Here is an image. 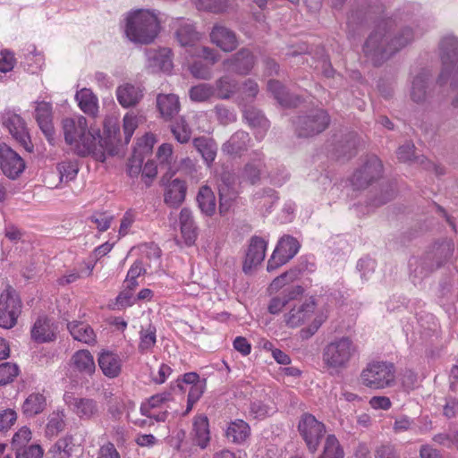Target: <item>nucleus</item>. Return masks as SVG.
Segmentation results:
<instances>
[{
    "label": "nucleus",
    "mask_w": 458,
    "mask_h": 458,
    "mask_svg": "<svg viewBox=\"0 0 458 458\" xmlns=\"http://www.w3.org/2000/svg\"><path fill=\"white\" fill-rule=\"evenodd\" d=\"M62 129L65 143L77 155L81 157L91 155L96 160L105 162L106 154L101 144V135L98 131L89 128L84 116L64 118Z\"/></svg>",
    "instance_id": "nucleus-1"
},
{
    "label": "nucleus",
    "mask_w": 458,
    "mask_h": 458,
    "mask_svg": "<svg viewBox=\"0 0 458 458\" xmlns=\"http://www.w3.org/2000/svg\"><path fill=\"white\" fill-rule=\"evenodd\" d=\"M414 37V32L409 27L403 28L394 37L379 28L369 35L363 46V52L369 61L378 66L410 44Z\"/></svg>",
    "instance_id": "nucleus-2"
},
{
    "label": "nucleus",
    "mask_w": 458,
    "mask_h": 458,
    "mask_svg": "<svg viewBox=\"0 0 458 458\" xmlns=\"http://www.w3.org/2000/svg\"><path fill=\"white\" fill-rule=\"evenodd\" d=\"M160 32V21L156 13L140 9L128 13L125 23L126 37L134 43H152Z\"/></svg>",
    "instance_id": "nucleus-3"
},
{
    "label": "nucleus",
    "mask_w": 458,
    "mask_h": 458,
    "mask_svg": "<svg viewBox=\"0 0 458 458\" xmlns=\"http://www.w3.org/2000/svg\"><path fill=\"white\" fill-rule=\"evenodd\" d=\"M359 356V346L350 336L335 338L323 350V361L335 370L346 369Z\"/></svg>",
    "instance_id": "nucleus-4"
},
{
    "label": "nucleus",
    "mask_w": 458,
    "mask_h": 458,
    "mask_svg": "<svg viewBox=\"0 0 458 458\" xmlns=\"http://www.w3.org/2000/svg\"><path fill=\"white\" fill-rule=\"evenodd\" d=\"M394 368L393 364L384 361L369 363L360 373L362 384L372 389H383L394 382Z\"/></svg>",
    "instance_id": "nucleus-5"
},
{
    "label": "nucleus",
    "mask_w": 458,
    "mask_h": 458,
    "mask_svg": "<svg viewBox=\"0 0 458 458\" xmlns=\"http://www.w3.org/2000/svg\"><path fill=\"white\" fill-rule=\"evenodd\" d=\"M22 303L19 294L8 286L0 294V327L11 329L17 324Z\"/></svg>",
    "instance_id": "nucleus-6"
},
{
    "label": "nucleus",
    "mask_w": 458,
    "mask_h": 458,
    "mask_svg": "<svg viewBox=\"0 0 458 458\" xmlns=\"http://www.w3.org/2000/svg\"><path fill=\"white\" fill-rule=\"evenodd\" d=\"M330 123L328 114L322 109L311 111L306 115L298 117L295 122L296 132L299 137L309 138L324 131Z\"/></svg>",
    "instance_id": "nucleus-7"
},
{
    "label": "nucleus",
    "mask_w": 458,
    "mask_h": 458,
    "mask_svg": "<svg viewBox=\"0 0 458 458\" xmlns=\"http://www.w3.org/2000/svg\"><path fill=\"white\" fill-rule=\"evenodd\" d=\"M440 56L443 68L439 81L445 82L453 72H458V39L448 36L440 42Z\"/></svg>",
    "instance_id": "nucleus-8"
},
{
    "label": "nucleus",
    "mask_w": 458,
    "mask_h": 458,
    "mask_svg": "<svg viewBox=\"0 0 458 458\" xmlns=\"http://www.w3.org/2000/svg\"><path fill=\"white\" fill-rule=\"evenodd\" d=\"M298 430L310 451H317L320 439L326 431L324 424L312 414L304 413L299 420Z\"/></svg>",
    "instance_id": "nucleus-9"
},
{
    "label": "nucleus",
    "mask_w": 458,
    "mask_h": 458,
    "mask_svg": "<svg viewBox=\"0 0 458 458\" xmlns=\"http://www.w3.org/2000/svg\"><path fill=\"white\" fill-rule=\"evenodd\" d=\"M300 242L291 235H284L267 262V271H273L287 263L299 251Z\"/></svg>",
    "instance_id": "nucleus-10"
},
{
    "label": "nucleus",
    "mask_w": 458,
    "mask_h": 458,
    "mask_svg": "<svg viewBox=\"0 0 458 458\" xmlns=\"http://www.w3.org/2000/svg\"><path fill=\"white\" fill-rule=\"evenodd\" d=\"M3 125L13 139L28 152L33 151L29 129L24 119L17 114L8 112L3 116Z\"/></svg>",
    "instance_id": "nucleus-11"
},
{
    "label": "nucleus",
    "mask_w": 458,
    "mask_h": 458,
    "mask_svg": "<svg viewBox=\"0 0 458 458\" xmlns=\"http://www.w3.org/2000/svg\"><path fill=\"white\" fill-rule=\"evenodd\" d=\"M0 168L5 176L14 180L24 171L25 162L11 147L5 143H1Z\"/></svg>",
    "instance_id": "nucleus-12"
},
{
    "label": "nucleus",
    "mask_w": 458,
    "mask_h": 458,
    "mask_svg": "<svg viewBox=\"0 0 458 458\" xmlns=\"http://www.w3.org/2000/svg\"><path fill=\"white\" fill-rule=\"evenodd\" d=\"M315 309V301L312 298L307 299L301 303L292 306L289 311L284 315V322L288 327H298L311 318Z\"/></svg>",
    "instance_id": "nucleus-13"
},
{
    "label": "nucleus",
    "mask_w": 458,
    "mask_h": 458,
    "mask_svg": "<svg viewBox=\"0 0 458 458\" xmlns=\"http://www.w3.org/2000/svg\"><path fill=\"white\" fill-rule=\"evenodd\" d=\"M382 171L383 165L379 158L371 157L360 169L353 174L352 182L357 188L367 187L370 182L381 176Z\"/></svg>",
    "instance_id": "nucleus-14"
},
{
    "label": "nucleus",
    "mask_w": 458,
    "mask_h": 458,
    "mask_svg": "<svg viewBox=\"0 0 458 458\" xmlns=\"http://www.w3.org/2000/svg\"><path fill=\"white\" fill-rule=\"evenodd\" d=\"M256 59L252 52L247 48H242L230 58L223 62L225 70L239 75L248 74L254 67Z\"/></svg>",
    "instance_id": "nucleus-15"
},
{
    "label": "nucleus",
    "mask_w": 458,
    "mask_h": 458,
    "mask_svg": "<svg viewBox=\"0 0 458 458\" xmlns=\"http://www.w3.org/2000/svg\"><path fill=\"white\" fill-rule=\"evenodd\" d=\"M35 119L48 142L54 144L55 128L51 104L46 101L36 102Z\"/></svg>",
    "instance_id": "nucleus-16"
},
{
    "label": "nucleus",
    "mask_w": 458,
    "mask_h": 458,
    "mask_svg": "<svg viewBox=\"0 0 458 458\" xmlns=\"http://www.w3.org/2000/svg\"><path fill=\"white\" fill-rule=\"evenodd\" d=\"M64 400L70 410L81 419H90L98 411V404L92 399L79 398L71 393H66L64 395Z\"/></svg>",
    "instance_id": "nucleus-17"
},
{
    "label": "nucleus",
    "mask_w": 458,
    "mask_h": 458,
    "mask_svg": "<svg viewBox=\"0 0 458 458\" xmlns=\"http://www.w3.org/2000/svg\"><path fill=\"white\" fill-rule=\"evenodd\" d=\"M147 67L152 72H170L173 68L172 51L164 47L146 51Z\"/></svg>",
    "instance_id": "nucleus-18"
},
{
    "label": "nucleus",
    "mask_w": 458,
    "mask_h": 458,
    "mask_svg": "<svg viewBox=\"0 0 458 458\" xmlns=\"http://www.w3.org/2000/svg\"><path fill=\"white\" fill-rule=\"evenodd\" d=\"M173 174H166L163 176L162 181L164 183L172 178ZM186 183L180 179H174L166 183L165 191V202L172 207L178 208L185 199L186 196Z\"/></svg>",
    "instance_id": "nucleus-19"
},
{
    "label": "nucleus",
    "mask_w": 458,
    "mask_h": 458,
    "mask_svg": "<svg viewBox=\"0 0 458 458\" xmlns=\"http://www.w3.org/2000/svg\"><path fill=\"white\" fill-rule=\"evenodd\" d=\"M267 245V242L260 237L254 236L250 239L242 267L245 273H249L264 260Z\"/></svg>",
    "instance_id": "nucleus-20"
},
{
    "label": "nucleus",
    "mask_w": 458,
    "mask_h": 458,
    "mask_svg": "<svg viewBox=\"0 0 458 458\" xmlns=\"http://www.w3.org/2000/svg\"><path fill=\"white\" fill-rule=\"evenodd\" d=\"M210 40L225 52H232L238 46L235 33L223 25H215L210 32Z\"/></svg>",
    "instance_id": "nucleus-21"
},
{
    "label": "nucleus",
    "mask_w": 458,
    "mask_h": 458,
    "mask_svg": "<svg viewBox=\"0 0 458 458\" xmlns=\"http://www.w3.org/2000/svg\"><path fill=\"white\" fill-rule=\"evenodd\" d=\"M250 137L244 131H235L222 146V151L230 157H241L249 148Z\"/></svg>",
    "instance_id": "nucleus-22"
},
{
    "label": "nucleus",
    "mask_w": 458,
    "mask_h": 458,
    "mask_svg": "<svg viewBox=\"0 0 458 458\" xmlns=\"http://www.w3.org/2000/svg\"><path fill=\"white\" fill-rule=\"evenodd\" d=\"M116 97L122 106L125 108L131 107L141 100L143 89L139 85L126 82L116 89Z\"/></svg>",
    "instance_id": "nucleus-23"
},
{
    "label": "nucleus",
    "mask_w": 458,
    "mask_h": 458,
    "mask_svg": "<svg viewBox=\"0 0 458 458\" xmlns=\"http://www.w3.org/2000/svg\"><path fill=\"white\" fill-rule=\"evenodd\" d=\"M98 362L106 377L114 378L120 375L122 370V359L117 353L110 351H103L98 355Z\"/></svg>",
    "instance_id": "nucleus-24"
},
{
    "label": "nucleus",
    "mask_w": 458,
    "mask_h": 458,
    "mask_svg": "<svg viewBox=\"0 0 458 458\" xmlns=\"http://www.w3.org/2000/svg\"><path fill=\"white\" fill-rule=\"evenodd\" d=\"M303 293V288L300 285L285 289L280 295L273 297L267 306L268 312L273 315L279 314L291 301Z\"/></svg>",
    "instance_id": "nucleus-25"
},
{
    "label": "nucleus",
    "mask_w": 458,
    "mask_h": 458,
    "mask_svg": "<svg viewBox=\"0 0 458 458\" xmlns=\"http://www.w3.org/2000/svg\"><path fill=\"white\" fill-rule=\"evenodd\" d=\"M243 116L247 123L256 131L255 137L259 140H262L269 127L267 119L261 114L259 110L254 107L246 108L243 111Z\"/></svg>",
    "instance_id": "nucleus-26"
},
{
    "label": "nucleus",
    "mask_w": 458,
    "mask_h": 458,
    "mask_svg": "<svg viewBox=\"0 0 458 458\" xmlns=\"http://www.w3.org/2000/svg\"><path fill=\"white\" fill-rule=\"evenodd\" d=\"M237 198L236 191L231 186L230 175L224 174L222 182L219 184V212L222 215L226 214L233 207Z\"/></svg>",
    "instance_id": "nucleus-27"
},
{
    "label": "nucleus",
    "mask_w": 458,
    "mask_h": 458,
    "mask_svg": "<svg viewBox=\"0 0 458 458\" xmlns=\"http://www.w3.org/2000/svg\"><path fill=\"white\" fill-rule=\"evenodd\" d=\"M67 328L74 340L83 344L93 345L97 343V337L91 327L81 321H72L67 324Z\"/></svg>",
    "instance_id": "nucleus-28"
},
{
    "label": "nucleus",
    "mask_w": 458,
    "mask_h": 458,
    "mask_svg": "<svg viewBox=\"0 0 458 458\" xmlns=\"http://www.w3.org/2000/svg\"><path fill=\"white\" fill-rule=\"evenodd\" d=\"M157 106L165 120L173 119L180 111L179 98L174 94H159L157 97Z\"/></svg>",
    "instance_id": "nucleus-29"
},
{
    "label": "nucleus",
    "mask_w": 458,
    "mask_h": 458,
    "mask_svg": "<svg viewBox=\"0 0 458 458\" xmlns=\"http://www.w3.org/2000/svg\"><path fill=\"white\" fill-rule=\"evenodd\" d=\"M409 266L411 274L416 278H424L438 268L434 262V256L427 253L420 259H412Z\"/></svg>",
    "instance_id": "nucleus-30"
},
{
    "label": "nucleus",
    "mask_w": 458,
    "mask_h": 458,
    "mask_svg": "<svg viewBox=\"0 0 458 458\" xmlns=\"http://www.w3.org/2000/svg\"><path fill=\"white\" fill-rule=\"evenodd\" d=\"M263 168L264 164L261 160L246 163L239 174V183L249 185L259 183Z\"/></svg>",
    "instance_id": "nucleus-31"
},
{
    "label": "nucleus",
    "mask_w": 458,
    "mask_h": 458,
    "mask_svg": "<svg viewBox=\"0 0 458 458\" xmlns=\"http://www.w3.org/2000/svg\"><path fill=\"white\" fill-rule=\"evenodd\" d=\"M193 440L201 449L208 446L210 440L209 423L205 415H197L193 420Z\"/></svg>",
    "instance_id": "nucleus-32"
},
{
    "label": "nucleus",
    "mask_w": 458,
    "mask_h": 458,
    "mask_svg": "<svg viewBox=\"0 0 458 458\" xmlns=\"http://www.w3.org/2000/svg\"><path fill=\"white\" fill-rule=\"evenodd\" d=\"M267 89L282 106L288 107L296 106L301 102V98L298 96L287 92L278 81H268Z\"/></svg>",
    "instance_id": "nucleus-33"
},
{
    "label": "nucleus",
    "mask_w": 458,
    "mask_h": 458,
    "mask_svg": "<svg viewBox=\"0 0 458 458\" xmlns=\"http://www.w3.org/2000/svg\"><path fill=\"white\" fill-rule=\"evenodd\" d=\"M31 337L38 343L53 341L55 338L50 321L46 318H39L31 329Z\"/></svg>",
    "instance_id": "nucleus-34"
},
{
    "label": "nucleus",
    "mask_w": 458,
    "mask_h": 458,
    "mask_svg": "<svg viewBox=\"0 0 458 458\" xmlns=\"http://www.w3.org/2000/svg\"><path fill=\"white\" fill-rule=\"evenodd\" d=\"M180 225L182 237L187 245H191L197 238L196 226L190 209L182 208L180 212Z\"/></svg>",
    "instance_id": "nucleus-35"
},
{
    "label": "nucleus",
    "mask_w": 458,
    "mask_h": 458,
    "mask_svg": "<svg viewBox=\"0 0 458 458\" xmlns=\"http://www.w3.org/2000/svg\"><path fill=\"white\" fill-rule=\"evenodd\" d=\"M47 406V399L43 394L32 393L23 402L21 410L25 416L34 417L41 413Z\"/></svg>",
    "instance_id": "nucleus-36"
},
{
    "label": "nucleus",
    "mask_w": 458,
    "mask_h": 458,
    "mask_svg": "<svg viewBox=\"0 0 458 458\" xmlns=\"http://www.w3.org/2000/svg\"><path fill=\"white\" fill-rule=\"evenodd\" d=\"M454 250V242L450 240H445L441 242H436L433 245L432 250L428 251L427 254L434 256V262L439 268L451 259Z\"/></svg>",
    "instance_id": "nucleus-37"
},
{
    "label": "nucleus",
    "mask_w": 458,
    "mask_h": 458,
    "mask_svg": "<svg viewBox=\"0 0 458 458\" xmlns=\"http://www.w3.org/2000/svg\"><path fill=\"white\" fill-rule=\"evenodd\" d=\"M216 96L219 99H229L238 89V82L229 75H224L217 79L213 85Z\"/></svg>",
    "instance_id": "nucleus-38"
},
{
    "label": "nucleus",
    "mask_w": 458,
    "mask_h": 458,
    "mask_svg": "<svg viewBox=\"0 0 458 458\" xmlns=\"http://www.w3.org/2000/svg\"><path fill=\"white\" fill-rule=\"evenodd\" d=\"M250 434V426L242 420L232 421L226 429V437L235 444L245 442Z\"/></svg>",
    "instance_id": "nucleus-39"
},
{
    "label": "nucleus",
    "mask_w": 458,
    "mask_h": 458,
    "mask_svg": "<svg viewBox=\"0 0 458 458\" xmlns=\"http://www.w3.org/2000/svg\"><path fill=\"white\" fill-rule=\"evenodd\" d=\"M72 363L81 373L91 375L96 369L93 356L88 350L77 351L72 357Z\"/></svg>",
    "instance_id": "nucleus-40"
},
{
    "label": "nucleus",
    "mask_w": 458,
    "mask_h": 458,
    "mask_svg": "<svg viewBox=\"0 0 458 458\" xmlns=\"http://www.w3.org/2000/svg\"><path fill=\"white\" fill-rule=\"evenodd\" d=\"M193 146L208 165L215 160L217 147L214 140L204 137L196 138L193 140Z\"/></svg>",
    "instance_id": "nucleus-41"
},
{
    "label": "nucleus",
    "mask_w": 458,
    "mask_h": 458,
    "mask_svg": "<svg viewBox=\"0 0 458 458\" xmlns=\"http://www.w3.org/2000/svg\"><path fill=\"white\" fill-rule=\"evenodd\" d=\"M175 34L178 42L182 47H195L200 38L194 27L188 22H182Z\"/></svg>",
    "instance_id": "nucleus-42"
},
{
    "label": "nucleus",
    "mask_w": 458,
    "mask_h": 458,
    "mask_svg": "<svg viewBox=\"0 0 458 458\" xmlns=\"http://www.w3.org/2000/svg\"><path fill=\"white\" fill-rule=\"evenodd\" d=\"M75 98L85 114L94 115L98 112V98L90 89H81L76 93Z\"/></svg>",
    "instance_id": "nucleus-43"
},
{
    "label": "nucleus",
    "mask_w": 458,
    "mask_h": 458,
    "mask_svg": "<svg viewBox=\"0 0 458 458\" xmlns=\"http://www.w3.org/2000/svg\"><path fill=\"white\" fill-rule=\"evenodd\" d=\"M197 201L199 207L207 216H212L216 211V198L212 190L208 186H202L198 193Z\"/></svg>",
    "instance_id": "nucleus-44"
},
{
    "label": "nucleus",
    "mask_w": 458,
    "mask_h": 458,
    "mask_svg": "<svg viewBox=\"0 0 458 458\" xmlns=\"http://www.w3.org/2000/svg\"><path fill=\"white\" fill-rule=\"evenodd\" d=\"M171 400V394L161 393L151 396L147 402L143 403L140 406V412L142 415H151L149 409L155 407L160 410H168V402ZM152 415H154L152 413Z\"/></svg>",
    "instance_id": "nucleus-45"
},
{
    "label": "nucleus",
    "mask_w": 458,
    "mask_h": 458,
    "mask_svg": "<svg viewBox=\"0 0 458 458\" xmlns=\"http://www.w3.org/2000/svg\"><path fill=\"white\" fill-rule=\"evenodd\" d=\"M427 81L426 72L419 73L412 81L411 98L416 103H421L427 97Z\"/></svg>",
    "instance_id": "nucleus-46"
},
{
    "label": "nucleus",
    "mask_w": 458,
    "mask_h": 458,
    "mask_svg": "<svg viewBox=\"0 0 458 458\" xmlns=\"http://www.w3.org/2000/svg\"><path fill=\"white\" fill-rule=\"evenodd\" d=\"M216 95V90L213 85L208 83H199L193 86L189 90V96L191 101L194 102H206L211 99Z\"/></svg>",
    "instance_id": "nucleus-47"
},
{
    "label": "nucleus",
    "mask_w": 458,
    "mask_h": 458,
    "mask_svg": "<svg viewBox=\"0 0 458 458\" xmlns=\"http://www.w3.org/2000/svg\"><path fill=\"white\" fill-rule=\"evenodd\" d=\"M156 327L148 325L146 328L140 331L139 352L141 353L148 352L153 349L157 342Z\"/></svg>",
    "instance_id": "nucleus-48"
},
{
    "label": "nucleus",
    "mask_w": 458,
    "mask_h": 458,
    "mask_svg": "<svg viewBox=\"0 0 458 458\" xmlns=\"http://www.w3.org/2000/svg\"><path fill=\"white\" fill-rule=\"evenodd\" d=\"M344 453L339 441L334 435H328L326 438L323 454L318 458H344Z\"/></svg>",
    "instance_id": "nucleus-49"
},
{
    "label": "nucleus",
    "mask_w": 458,
    "mask_h": 458,
    "mask_svg": "<svg viewBox=\"0 0 458 458\" xmlns=\"http://www.w3.org/2000/svg\"><path fill=\"white\" fill-rule=\"evenodd\" d=\"M56 170L59 175L60 182H67L75 178L79 168L76 162L65 160L57 165Z\"/></svg>",
    "instance_id": "nucleus-50"
},
{
    "label": "nucleus",
    "mask_w": 458,
    "mask_h": 458,
    "mask_svg": "<svg viewBox=\"0 0 458 458\" xmlns=\"http://www.w3.org/2000/svg\"><path fill=\"white\" fill-rule=\"evenodd\" d=\"M65 428V414L63 411H54L49 416L47 425V434L49 436H56Z\"/></svg>",
    "instance_id": "nucleus-51"
},
{
    "label": "nucleus",
    "mask_w": 458,
    "mask_h": 458,
    "mask_svg": "<svg viewBox=\"0 0 458 458\" xmlns=\"http://www.w3.org/2000/svg\"><path fill=\"white\" fill-rule=\"evenodd\" d=\"M19 374L17 364L4 362L0 364V386L13 382Z\"/></svg>",
    "instance_id": "nucleus-52"
},
{
    "label": "nucleus",
    "mask_w": 458,
    "mask_h": 458,
    "mask_svg": "<svg viewBox=\"0 0 458 458\" xmlns=\"http://www.w3.org/2000/svg\"><path fill=\"white\" fill-rule=\"evenodd\" d=\"M171 131L176 140L180 143H186L191 139V130L183 118H181L179 122L172 125Z\"/></svg>",
    "instance_id": "nucleus-53"
},
{
    "label": "nucleus",
    "mask_w": 458,
    "mask_h": 458,
    "mask_svg": "<svg viewBox=\"0 0 458 458\" xmlns=\"http://www.w3.org/2000/svg\"><path fill=\"white\" fill-rule=\"evenodd\" d=\"M199 10L212 13H221L227 5V0H194Z\"/></svg>",
    "instance_id": "nucleus-54"
},
{
    "label": "nucleus",
    "mask_w": 458,
    "mask_h": 458,
    "mask_svg": "<svg viewBox=\"0 0 458 458\" xmlns=\"http://www.w3.org/2000/svg\"><path fill=\"white\" fill-rule=\"evenodd\" d=\"M214 112L219 123L224 125L234 123L237 119L235 112L224 105H216Z\"/></svg>",
    "instance_id": "nucleus-55"
},
{
    "label": "nucleus",
    "mask_w": 458,
    "mask_h": 458,
    "mask_svg": "<svg viewBox=\"0 0 458 458\" xmlns=\"http://www.w3.org/2000/svg\"><path fill=\"white\" fill-rule=\"evenodd\" d=\"M44 450L39 445H26L15 451V458H42Z\"/></svg>",
    "instance_id": "nucleus-56"
},
{
    "label": "nucleus",
    "mask_w": 458,
    "mask_h": 458,
    "mask_svg": "<svg viewBox=\"0 0 458 458\" xmlns=\"http://www.w3.org/2000/svg\"><path fill=\"white\" fill-rule=\"evenodd\" d=\"M433 440L444 446L458 447V431L457 430H449L448 432L439 433L433 437Z\"/></svg>",
    "instance_id": "nucleus-57"
},
{
    "label": "nucleus",
    "mask_w": 458,
    "mask_h": 458,
    "mask_svg": "<svg viewBox=\"0 0 458 458\" xmlns=\"http://www.w3.org/2000/svg\"><path fill=\"white\" fill-rule=\"evenodd\" d=\"M299 276V271L298 270H289L285 273H283L281 276L275 278L271 284L270 288L274 291H278L283 286H284L288 283L293 282L295 279H297Z\"/></svg>",
    "instance_id": "nucleus-58"
},
{
    "label": "nucleus",
    "mask_w": 458,
    "mask_h": 458,
    "mask_svg": "<svg viewBox=\"0 0 458 458\" xmlns=\"http://www.w3.org/2000/svg\"><path fill=\"white\" fill-rule=\"evenodd\" d=\"M143 253L145 258L149 260L148 264L149 267H154L157 269L160 267L161 250L158 246L153 243L146 245Z\"/></svg>",
    "instance_id": "nucleus-59"
},
{
    "label": "nucleus",
    "mask_w": 458,
    "mask_h": 458,
    "mask_svg": "<svg viewBox=\"0 0 458 458\" xmlns=\"http://www.w3.org/2000/svg\"><path fill=\"white\" fill-rule=\"evenodd\" d=\"M31 439V431L27 427H22L21 428L17 431L12 441V445L15 451H17L18 448H21L23 446H26V445L29 443V441Z\"/></svg>",
    "instance_id": "nucleus-60"
},
{
    "label": "nucleus",
    "mask_w": 458,
    "mask_h": 458,
    "mask_svg": "<svg viewBox=\"0 0 458 458\" xmlns=\"http://www.w3.org/2000/svg\"><path fill=\"white\" fill-rule=\"evenodd\" d=\"M17 420V413L13 409L0 411V431H7Z\"/></svg>",
    "instance_id": "nucleus-61"
},
{
    "label": "nucleus",
    "mask_w": 458,
    "mask_h": 458,
    "mask_svg": "<svg viewBox=\"0 0 458 458\" xmlns=\"http://www.w3.org/2000/svg\"><path fill=\"white\" fill-rule=\"evenodd\" d=\"M275 408L265 404L261 401H255L250 404V413L257 419H264L270 415Z\"/></svg>",
    "instance_id": "nucleus-62"
},
{
    "label": "nucleus",
    "mask_w": 458,
    "mask_h": 458,
    "mask_svg": "<svg viewBox=\"0 0 458 458\" xmlns=\"http://www.w3.org/2000/svg\"><path fill=\"white\" fill-rule=\"evenodd\" d=\"M55 458H69L72 452V446L67 439H59L52 447Z\"/></svg>",
    "instance_id": "nucleus-63"
},
{
    "label": "nucleus",
    "mask_w": 458,
    "mask_h": 458,
    "mask_svg": "<svg viewBox=\"0 0 458 458\" xmlns=\"http://www.w3.org/2000/svg\"><path fill=\"white\" fill-rule=\"evenodd\" d=\"M259 91V85L255 81L248 79L242 83V94L243 95V99L252 101L257 97Z\"/></svg>",
    "instance_id": "nucleus-64"
}]
</instances>
